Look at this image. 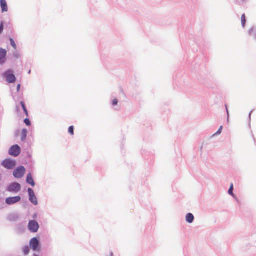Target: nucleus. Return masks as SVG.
I'll return each mask as SVG.
<instances>
[{
  "instance_id": "obj_1",
  "label": "nucleus",
  "mask_w": 256,
  "mask_h": 256,
  "mask_svg": "<svg viewBox=\"0 0 256 256\" xmlns=\"http://www.w3.org/2000/svg\"><path fill=\"white\" fill-rule=\"evenodd\" d=\"M2 165L7 169H12L16 165V162L11 159H6L2 162Z\"/></svg>"
},
{
  "instance_id": "obj_2",
  "label": "nucleus",
  "mask_w": 256,
  "mask_h": 256,
  "mask_svg": "<svg viewBox=\"0 0 256 256\" xmlns=\"http://www.w3.org/2000/svg\"><path fill=\"white\" fill-rule=\"evenodd\" d=\"M25 172V168L22 166H20L14 171L13 174L16 178H18L22 177Z\"/></svg>"
},
{
  "instance_id": "obj_3",
  "label": "nucleus",
  "mask_w": 256,
  "mask_h": 256,
  "mask_svg": "<svg viewBox=\"0 0 256 256\" xmlns=\"http://www.w3.org/2000/svg\"><path fill=\"white\" fill-rule=\"evenodd\" d=\"M20 148L18 145L12 146L9 150V154L14 156H18L20 153Z\"/></svg>"
},
{
  "instance_id": "obj_4",
  "label": "nucleus",
  "mask_w": 256,
  "mask_h": 256,
  "mask_svg": "<svg viewBox=\"0 0 256 256\" xmlns=\"http://www.w3.org/2000/svg\"><path fill=\"white\" fill-rule=\"evenodd\" d=\"M28 227L30 231L36 232L39 228V224L36 221L32 220L30 221Z\"/></svg>"
},
{
  "instance_id": "obj_5",
  "label": "nucleus",
  "mask_w": 256,
  "mask_h": 256,
  "mask_svg": "<svg viewBox=\"0 0 256 256\" xmlns=\"http://www.w3.org/2000/svg\"><path fill=\"white\" fill-rule=\"evenodd\" d=\"M20 185L16 182H14L8 187V190L9 192H16L20 190Z\"/></svg>"
},
{
  "instance_id": "obj_6",
  "label": "nucleus",
  "mask_w": 256,
  "mask_h": 256,
  "mask_svg": "<svg viewBox=\"0 0 256 256\" xmlns=\"http://www.w3.org/2000/svg\"><path fill=\"white\" fill-rule=\"evenodd\" d=\"M30 248L35 251L38 250L40 242L37 238H34L30 240Z\"/></svg>"
},
{
  "instance_id": "obj_7",
  "label": "nucleus",
  "mask_w": 256,
  "mask_h": 256,
  "mask_svg": "<svg viewBox=\"0 0 256 256\" xmlns=\"http://www.w3.org/2000/svg\"><path fill=\"white\" fill-rule=\"evenodd\" d=\"M4 76L6 79L7 82L8 83H14L16 81L15 76L10 73V72L8 71L4 74Z\"/></svg>"
},
{
  "instance_id": "obj_8",
  "label": "nucleus",
  "mask_w": 256,
  "mask_h": 256,
  "mask_svg": "<svg viewBox=\"0 0 256 256\" xmlns=\"http://www.w3.org/2000/svg\"><path fill=\"white\" fill-rule=\"evenodd\" d=\"M28 192L29 196H30V200L34 205H37L38 204L37 198H36V196H35V194H34V192L33 191V190L32 188H29L28 189Z\"/></svg>"
},
{
  "instance_id": "obj_9",
  "label": "nucleus",
  "mask_w": 256,
  "mask_h": 256,
  "mask_svg": "<svg viewBox=\"0 0 256 256\" xmlns=\"http://www.w3.org/2000/svg\"><path fill=\"white\" fill-rule=\"evenodd\" d=\"M21 200V198L19 196L8 198L6 200V202L9 205L13 204L18 202Z\"/></svg>"
},
{
  "instance_id": "obj_10",
  "label": "nucleus",
  "mask_w": 256,
  "mask_h": 256,
  "mask_svg": "<svg viewBox=\"0 0 256 256\" xmlns=\"http://www.w3.org/2000/svg\"><path fill=\"white\" fill-rule=\"evenodd\" d=\"M0 6L2 9V12H6L8 10L7 3L5 0H0Z\"/></svg>"
},
{
  "instance_id": "obj_11",
  "label": "nucleus",
  "mask_w": 256,
  "mask_h": 256,
  "mask_svg": "<svg viewBox=\"0 0 256 256\" xmlns=\"http://www.w3.org/2000/svg\"><path fill=\"white\" fill-rule=\"evenodd\" d=\"M26 182L30 184L32 186H34V182L32 178V176L30 174H28L26 178Z\"/></svg>"
},
{
  "instance_id": "obj_12",
  "label": "nucleus",
  "mask_w": 256,
  "mask_h": 256,
  "mask_svg": "<svg viewBox=\"0 0 256 256\" xmlns=\"http://www.w3.org/2000/svg\"><path fill=\"white\" fill-rule=\"evenodd\" d=\"M194 220V216L192 214L188 213L186 216V220L188 223H192Z\"/></svg>"
},
{
  "instance_id": "obj_13",
  "label": "nucleus",
  "mask_w": 256,
  "mask_h": 256,
  "mask_svg": "<svg viewBox=\"0 0 256 256\" xmlns=\"http://www.w3.org/2000/svg\"><path fill=\"white\" fill-rule=\"evenodd\" d=\"M6 55V51L2 48H0V60H2L5 58Z\"/></svg>"
},
{
  "instance_id": "obj_14",
  "label": "nucleus",
  "mask_w": 256,
  "mask_h": 256,
  "mask_svg": "<svg viewBox=\"0 0 256 256\" xmlns=\"http://www.w3.org/2000/svg\"><path fill=\"white\" fill-rule=\"evenodd\" d=\"M242 24L243 27H244L246 23V18L244 14H243L241 18Z\"/></svg>"
},
{
  "instance_id": "obj_15",
  "label": "nucleus",
  "mask_w": 256,
  "mask_h": 256,
  "mask_svg": "<svg viewBox=\"0 0 256 256\" xmlns=\"http://www.w3.org/2000/svg\"><path fill=\"white\" fill-rule=\"evenodd\" d=\"M23 252H24V254L25 255L28 254H29V252H30L29 247L28 246H25L24 247V248H23Z\"/></svg>"
},
{
  "instance_id": "obj_16",
  "label": "nucleus",
  "mask_w": 256,
  "mask_h": 256,
  "mask_svg": "<svg viewBox=\"0 0 256 256\" xmlns=\"http://www.w3.org/2000/svg\"><path fill=\"white\" fill-rule=\"evenodd\" d=\"M233 188L234 185L233 184H232L230 186V189L228 190V193L232 196H234V194H233Z\"/></svg>"
},
{
  "instance_id": "obj_17",
  "label": "nucleus",
  "mask_w": 256,
  "mask_h": 256,
  "mask_svg": "<svg viewBox=\"0 0 256 256\" xmlns=\"http://www.w3.org/2000/svg\"><path fill=\"white\" fill-rule=\"evenodd\" d=\"M27 134V130L25 129H24L22 130V140H24L26 138Z\"/></svg>"
},
{
  "instance_id": "obj_18",
  "label": "nucleus",
  "mask_w": 256,
  "mask_h": 256,
  "mask_svg": "<svg viewBox=\"0 0 256 256\" xmlns=\"http://www.w3.org/2000/svg\"><path fill=\"white\" fill-rule=\"evenodd\" d=\"M68 132L72 136L74 134V127L73 126H70L69 127Z\"/></svg>"
},
{
  "instance_id": "obj_19",
  "label": "nucleus",
  "mask_w": 256,
  "mask_h": 256,
  "mask_svg": "<svg viewBox=\"0 0 256 256\" xmlns=\"http://www.w3.org/2000/svg\"><path fill=\"white\" fill-rule=\"evenodd\" d=\"M10 44L12 45V46L14 48V49H16V44L14 41V40L12 38H10Z\"/></svg>"
},
{
  "instance_id": "obj_20",
  "label": "nucleus",
  "mask_w": 256,
  "mask_h": 256,
  "mask_svg": "<svg viewBox=\"0 0 256 256\" xmlns=\"http://www.w3.org/2000/svg\"><path fill=\"white\" fill-rule=\"evenodd\" d=\"M24 123L26 124V126H30V120H29V119H28V118H26V119L24 120Z\"/></svg>"
},
{
  "instance_id": "obj_21",
  "label": "nucleus",
  "mask_w": 256,
  "mask_h": 256,
  "mask_svg": "<svg viewBox=\"0 0 256 256\" xmlns=\"http://www.w3.org/2000/svg\"><path fill=\"white\" fill-rule=\"evenodd\" d=\"M4 30V22H2L0 26V34H2Z\"/></svg>"
},
{
  "instance_id": "obj_22",
  "label": "nucleus",
  "mask_w": 256,
  "mask_h": 256,
  "mask_svg": "<svg viewBox=\"0 0 256 256\" xmlns=\"http://www.w3.org/2000/svg\"><path fill=\"white\" fill-rule=\"evenodd\" d=\"M223 127L222 126H220L218 130V131L215 134H221Z\"/></svg>"
},
{
  "instance_id": "obj_23",
  "label": "nucleus",
  "mask_w": 256,
  "mask_h": 256,
  "mask_svg": "<svg viewBox=\"0 0 256 256\" xmlns=\"http://www.w3.org/2000/svg\"><path fill=\"white\" fill-rule=\"evenodd\" d=\"M118 104V100L116 99H114L112 101L113 106H116Z\"/></svg>"
},
{
  "instance_id": "obj_24",
  "label": "nucleus",
  "mask_w": 256,
  "mask_h": 256,
  "mask_svg": "<svg viewBox=\"0 0 256 256\" xmlns=\"http://www.w3.org/2000/svg\"><path fill=\"white\" fill-rule=\"evenodd\" d=\"M20 104H21L22 106V108L24 110H26V107L25 104H24V103L23 102H20Z\"/></svg>"
},
{
  "instance_id": "obj_25",
  "label": "nucleus",
  "mask_w": 256,
  "mask_h": 256,
  "mask_svg": "<svg viewBox=\"0 0 256 256\" xmlns=\"http://www.w3.org/2000/svg\"><path fill=\"white\" fill-rule=\"evenodd\" d=\"M246 0H238V2L239 3H243L246 2Z\"/></svg>"
},
{
  "instance_id": "obj_26",
  "label": "nucleus",
  "mask_w": 256,
  "mask_h": 256,
  "mask_svg": "<svg viewBox=\"0 0 256 256\" xmlns=\"http://www.w3.org/2000/svg\"><path fill=\"white\" fill-rule=\"evenodd\" d=\"M24 113L26 114V116H28V111L27 109L26 108V110H24Z\"/></svg>"
},
{
  "instance_id": "obj_27",
  "label": "nucleus",
  "mask_w": 256,
  "mask_h": 256,
  "mask_svg": "<svg viewBox=\"0 0 256 256\" xmlns=\"http://www.w3.org/2000/svg\"><path fill=\"white\" fill-rule=\"evenodd\" d=\"M20 85L18 84V86H17V90L18 91L20 90Z\"/></svg>"
},
{
  "instance_id": "obj_28",
  "label": "nucleus",
  "mask_w": 256,
  "mask_h": 256,
  "mask_svg": "<svg viewBox=\"0 0 256 256\" xmlns=\"http://www.w3.org/2000/svg\"><path fill=\"white\" fill-rule=\"evenodd\" d=\"M110 256H113L112 253H110Z\"/></svg>"
},
{
  "instance_id": "obj_29",
  "label": "nucleus",
  "mask_w": 256,
  "mask_h": 256,
  "mask_svg": "<svg viewBox=\"0 0 256 256\" xmlns=\"http://www.w3.org/2000/svg\"><path fill=\"white\" fill-rule=\"evenodd\" d=\"M34 256H38V255H36V254H34Z\"/></svg>"
}]
</instances>
